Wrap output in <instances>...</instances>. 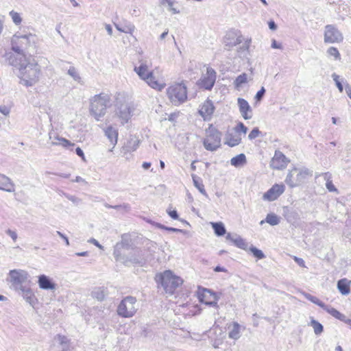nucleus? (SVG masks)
I'll use <instances>...</instances> for the list:
<instances>
[{"label":"nucleus","instance_id":"33","mask_svg":"<svg viewBox=\"0 0 351 351\" xmlns=\"http://www.w3.org/2000/svg\"><path fill=\"white\" fill-rule=\"evenodd\" d=\"M211 226L217 236H223L226 234V228L221 222H212Z\"/></svg>","mask_w":351,"mask_h":351},{"label":"nucleus","instance_id":"29","mask_svg":"<svg viewBox=\"0 0 351 351\" xmlns=\"http://www.w3.org/2000/svg\"><path fill=\"white\" fill-rule=\"evenodd\" d=\"M280 218L277 215L274 213H269L267 215L265 220H262L260 222V224L262 225L265 222L270 224L271 226H276L280 223Z\"/></svg>","mask_w":351,"mask_h":351},{"label":"nucleus","instance_id":"38","mask_svg":"<svg viewBox=\"0 0 351 351\" xmlns=\"http://www.w3.org/2000/svg\"><path fill=\"white\" fill-rule=\"evenodd\" d=\"M311 326L313 327L314 332L316 335H320L323 332V326L313 319L311 321Z\"/></svg>","mask_w":351,"mask_h":351},{"label":"nucleus","instance_id":"11","mask_svg":"<svg viewBox=\"0 0 351 351\" xmlns=\"http://www.w3.org/2000/svg\"><path fill=\"white\" fill-rule=\"evenodd\" d=\"M138 309L136 299L132 296L124 298L117 307V314L123 317H132Z\"/></svg>","mask_w":351,"mask_h":351},{"label":"nucleus","instance_id":"2","mask_svg":"<svg viewBox=\"0 0 351 351\" xmlns=\"http://www.w3.org/2000/svg\"><path fill=\"white\" fill-rule=\"evenodd\" d=\"M38 41V36L34 34H15L11 40L12 49L21 55L22 59H25L27 53L34 52L36 50Z\"/></svg>","mask_w":351,"mask_h":351},{"label":"nucleus","instance_id":"37","mask_svg":"<svg viewBox=\"0 0 351 351\" xmlns=\"http://www.w3.org/2000/svg\"><path fill=\"white\" fill-rule=\"evenodd\" d=\"M324 180H326V189L330 192H338L337 189L334 186L332 180H330V176L328 173H326L324 174Z\"/></svg>","mask_w":351,"mask_h":351},{"label":"nucleus","instance_id":"31","mask_svg":"<svg viewBox=\"0 0 351 351\" xmlns=\"http://www.w3.org/2000/svg\"><path fill=\"white\" fill-rule=\"evenodd\" d=\"M248 77L247 75L245 73L239 75L237 77L235 80L233 82V84L237 89H239L242 87L243 84L247 83Z\"/></svg>","mask_w":351,"mask_h":351},{"label":"nucleus","instance_id":"9","mask_svg":"<svg viewBox=\"0 0 351 351\" xmlns=\"http://www.w3.org/2000/svg\"><path fill=\"white\" fill-rule=\"evenodd\" d=\"M221 133L213 125L205 131V138L203 141L204 148L210 152L216 151L221 147Z\"/></svg>","mask_w":351,"mask_h":351},{"label":"nucleus","instance_id":"12","mask_svg":"<svg viewBox=\"0 0 351 351\" xmlns=\"http://www.w3.org/2000/svg\"><path fill=\"white\" fill-rule=\"evenodd\" d=\"M342 34L334 25L325 27L324 42L329 43H340L343 40Z\"/></svg>","mask_w":351,"mask_h":351},{"label":"nucleus","instance_id":"28","mask_svg":"<svg viewBox=\"0 0 351 351\" xmlns=\"http://www.w3.org/2000/svg\"><path fill=\"white\" fill-rule=\"evenodd\" d=\"M350 280L343 278L337 282V289L342 295H348L350 292Z\"/></svg>","mask_w":351,"mask_h":351},{"label":"nucleus","instance_id":"48","mask_svg":"<svg viewBox=\"0 0 351 351\" xmlns=\"http://www.w3.org/2000/svg\"><path fill=\"white\" fill-rule=\"evenodd\" d=\"M332 77L334 82H335V84H336L337 88L339 89V90L341 93H342L343 88V85L341 84V82L339 80V76L336 73H333L332 75Z\"/></svg>","mask_w":351,"mask_h":351},{"label":"nucleus","instance_id":"22","mask_svg":"<svg viewBox=\"0 0 351 351\" xmlns=\"http://www.w3.org/2000/svg\"><path fill=\"white\" fill-rule=\"evenodd\" d=\"M242 36L235 32H228L224 38L225 45L229 48L237 46V45L242 43Z\"/></svg>","mask_w":351,"mask_h":351},{"label":"nucleus","instance_id":"43","mask_svg":"<svg viewBox=\"0 0 351 351\" xmlns=\"http://www.w3.org/2000/svg\"><path fill=\"white\" fill-rule=\"evenodd\" d=\"M249 250L253 254V255L258 259H263L265 258V254L263 252L256 247L252 246Z\"/></svg>","mask_w":351,"mask_h":351},{"label":"nucleus","instance_id":"57","mask_svg":"<svg viewBox=\"0 0 351 351\" xmlns=\"http://www.w3.org/2000/svg\"><path fill=\"white\" fill-rule=\"evenodd\" d=\"M57 234H58L60 237H61L62 239H64V241H65V243H66V245L67 246H69V244H70V243H69V239H68V238H67L65 235H64L62 232H59V231H57Z\"/></svg>","mask_w":351,"mask_h":351},{"label":"nucleus","instance_id":"46","mask_svg":"<svg viewBox=\"0 0 351 351\" xmlns=\"http://www.w3.org/2000/svg\"><path fill=\"white\" fill-rule=\"evenodd\" d=\"M116 28L119 32H124V33H129L130 34H132L135 29V27L133 25H129L126 26L125 27H123V28L120 27L119 25H116Z\"/></svg>","mask_w":351,"mask_h":351},{"label":"nucleus","instance_id":"41","mask_svg":"<svg viewBox=\"0 0 351 351\" xmlns=\"http://www.w3.org/2000/svg\"><path fill=\"white\" fill-rule=\"evenodd\" d=\"M235 132L238 134H243L245 135L247 132V128L241 122L237 123V125L232 129Z\"/></svg>","mask_w":351,"mask_h":351},{"label":"nucleus","instance_id":"4","mask_svg":"<svg viewBox=\"0 0 351 351\" xmlns=\"http://www.w3.org/2000/svg\"><path fill=\"white\" fill-rule=\"evenodd\" d=\"M115 116L121 125L128 123L134 114L135 108L124 93H118L115 97Z\"/></svg>","mask_w":351,"mask_h":351},{"label":"nucleus","instance_id":"45","mask_svg":"<svg viewBox=\"0 0 351 351\" xmlns=\"http://www.w3.org/2000/svg\"><path fill=\"white\" fill-rule=\"evenodd\" d=\"M106 208H112L118 210H122L125 212H128L130 210V206L128 204H124L123 205H117V206H110L109 204H106Z\"/></svg>","mask_w":351,"mask_h":351},{"label":"nucleus","instance_id":"56","mask_svg":"<svg viewBox=\"0 0 351 351\" xmlns=\"http://www.w3.org/2000/svg\"><path fill=\"white\" fill-rule=\"evenodd\" d=\"M238 234H231V233H228L226 234V240H229L231 242H234V239H235V237L237 236Z\"/></svg>","mask_w":351,"mask_h":351},{"label":"nucleus","instance_id":"20","mask_svg":"<svg viewBox=\"0 0 351 351\" xmlns=\"http://www.w3.org/2000/svg\"><path fill=\"white\" fill-rule=\"evenodd\" d=\"M219 298L216 293L210 289H204L200 296V301L208 306H217Z\"/></svg>","mask_w":351,"mask_h":351},{"label":"nucleus","instance_id":"49","mask_svg":"<svg viewBox=\"0 0 351 351\" xmlns=\"http://www.w3.org/2000/svg\"><path fill=\"white\" fill-rule=\"evenodd\" d=\"M260 133L261 132H260L259 130L257 128H255L249 134L248 138L250 140H253V139L256 138V137H258L259 136Z\"/></svg>","mask_w":351,"mask_h":351},{"label":"nucleus","instance_id":"44","mask_svg":"<svg viewBox=\"0 0 351 351\" xmlns=\"http://www.w3.org/2000/svg\"><path fill=\"white\" fill-rule=\"evenodd\" d=\"M193 183H194V185L195 186V187L199 190V191L203 194V195H206V191L204 189V186L203 185V184L200 183L199 181H198V179L197 177L195 176H193Z\"/></svg>","mask_w":351,"mask_h":351},{"label":"nucleus","instance_id":"5","mask_svg":"<svg viewBox=\"0 0 351 351\" xmlns=\"http://www.w3.org/2000/svg\"><path fill=\"white\" fill-rule=\"evenodd\" d=\"M110 101V97L106 93L95 95L90 99L89 112L97 121L106 114Z\"/></svg>","mask_w":351,"mask_h":351},{"label":"nucleus","instance_id":"7","mask_svg":"<svg viewBox=\"0 0 351 351\" xmlns=\"http://www.w3.org/2000/svg\"><path fill=\"white\" fill-rule=\"evenodd\" d=\"M29 278V274L26 270L14 269L10 270L6 278V282L10 288L16 291L22 287L30 285L31 280Z\"/></svg>","mask_w":351,"mask_h":351},{"label":"nucleus","instance_id":"8","mask_svg":"<svg viewBox=\"0 0 351 351\" xmlns=\"http://www.w3.org/2000/svg\"><path fill=\"white\" fill-rule=\"evenodd\" d=\"M311 176L312 171L306 168L294 167L289 171L285 182L289 187L294 188L303 184Z\"/></svg>","mask_w":351,"mask_h":351},{"label":"nucleus","instance_id":"61","mask_svg":"<svg viewBox=\"0 0 351 351\" xmlns=\"http://www.w3.org/2000/svg\"><path fill=\"white\" fill-rule=\"evenodd\" d=\"M4 17L0 15V34H1L3 29Z\"/></svg>","mask_w":351,"mask_h":351},{"label":"nucleus","instance_id":"24","mask_svg":"<svg viewBox=\"0 0 351 351\" xmlns=\"http://www.w3.org/2000/svg\"><path fill=\"white\" fill-rule=\"evenodd\" d=\"M241 134L235 132L233 130L226 133L224 143L230 147H235L241 143Z\"/></svg>","mask_w":351,"mask_h":351},{"label":"nucleus","instance_id":"19","mask_svg":"<svg viewBox=\"0 0 351 351\" xmlns=\"http://www.w3.org/2000/svg\"><path fill=\"white\" fill-rule=\"evenodd\" d=\"M49 138L52 145H60L63 147L70 149L71 147H73L75 145L70 141L59 136L54 132H50L49 133Z\"/></svg>","mask_w":351,"mask_h":351},{"label":"nucleus","instance_id":"14","mask_svg":"<svg viewBox=\"0 0 351 351\" xmlns=\"http://www.w3.org/2000/svg\"><path fill=\"white\" fill-rule=\"evenodd\" d=\"M16 292H17L31 306L34 307L37 303L36 295L29 285L22 287L16 291Z\"/></svg>","mask_w":351,"mask_h":351},{"label":"nucleus","instance_id":"27","mask_svg":"<svg viewBox=\"0 0 351 351\" xmlns=\"http://www.w3.org/2000/svg\"><path fill=\"white\" fill-rule=\"evenodd\" d=\"M104 132H105V135L107 136V138L109 139V141L112 143V148H114L115 145L117 143V138H118L117 130L114 128L112 126H108L104 130Z\"/></svg>","mask_w":351,"mask_h":351},{"label":"nucleus","instance_id":"13","mask_svg":"<svg viewBox=\"0 0 351 351\" xmlns=\"http://www.w3.org/2000/svg\"><path fill=\"white\" fill-rule=\"evenodd\" d=\"M285 191V186L282 184H274L267 192L263 195L264 201L272 202L277 199Z\"/></svg>","mask_w":351,"mask_h":351},{"label":"nucleus","instance_id":"47","mask_svg":"<svg viewBox=\"0 0 351 351\" xmlns=\"http://www.w3.org/2000/svg\"><path fill=\"white\" fill-rule=\"evenodd\" d=\"M327 53L329 56H333L335 60H339L340 58V53L335 47H331L328 48Z\"/></svg>","mask_w":351,"mask_h":351},{"label":"nucleus","instance_id":"55","mask_svg":"<svg viewBox=\"0 0 351 351\" xmlns=\"http://www.w3.org/2000/svg\"><path fill=\"white\" fill-rule=\"evenodd\" d=\"M169 215L173 219H178V215L176 210H168Z\"/></svg>","mask_w":351,"mask_h":351},{"label":"nucleus","instance_id":"63","mask_svg":"<svg viewBox=\"0 0 351 351\" xmlns=\"http://www.w3.org/2000/svg\"><path fill=\"white\" fill-rule=\"evenodd\" d=\"M346 91L348 96L351 99V86L349 85H347L346 86Z\"/></svg>","mask_w":351,"mask_h":351},{"label":"nucleus","instance_id":"21","mask_svg":"<svg viewBox=\"0 0 351 351\" xmlns=\"http://www.w3.org/2000/svg\"><path fill=\"white\" fill-rule=\"evenodd\" d=\"M38 284L40 289L48 291H54L56 289V285L53 280L48 276L41 274L38 277Z\"/></svg>","mask_w":351,"mask_h":351},{"label":"nucleus","instance_id":"59","mask_svg":"<svg viewBox=\"0 0 351 351\" xmlns=\"http://www.w3.org/2000/svg\"><path fill=\"white\" fill-rule=\"evenodd\" d=\"M294 260L300 266L302 267H304V261H303V259L302 258H298V257H295L294 258Z\"/></svg>","mask_w":351,"mask_h":351},{"label":"nucleus","instance_id":"53","mask_svg":"<svg viewBox=\"0 0 351 351\" xmlns=\"http://www.w3.org/2000/svg\"><path fill=\"white\" fill-rule=\"evenodd\" d=\"M6 233L8 235H9L14 241H16V239H17V234L16 232L13 231V230H8L6 231Z\"/></svg>","mask_w":351,"mask_h":351},{"label":"nucleus","instance_id":"34","mask_svg":"<svg viewBox=\"0 0 351 351\" xmlns=\"http://www.w3.org/2000/svg\"><path fill=\"white\" fill-rule=\"evenodd\" d=\"M323 309H324L330 315H331L332 317H335L336 319H339L340 321L343 320L345 315L341 313L339 311H338L335 308H332L331 306L325 305V307H324Z\"/></svg>","mask_w":351,"mask_h":351},{"label":"nucleus","instance_id":"18","mask_svg":"<svg viewBox=\"0 0 351 351\" xmlns=\"http://www.w3.org/2000/svg\"><path fill=\"white\" fill-rule=\"evenodd\" d=\"M141 143L140 139L136 136H130L127 142L121 148V153L125 156L130 152H133L137 149Z\"/></svg>","mask_w":351,"mask_h":351},{"label":"nucleus","instance_id":"39","mask_svg":"<svg viewBox=\"0 0 351 351\" xmlns=\"http://www.w3.org/2000/svg\"><path fill=\"white\" fill-rule=\"evenodd\" d=\"M304 295L307 300H308L311 302L318 305L321 308H324V307H325L326 304L324 302H322V301H320L317 298H316L313 295H311L308 293H304Z\"/></svg>","mask_w":351,"mask_h":351},{"label":"nucleus","instance_id":"42","mask_svg":"<svg viewBox=\"0 0 351 351\" xmlns=\"http://www.w3.org/2000/svg\"><path fill=\"white\" fill-rule=\"evenodd\" d=\"M92 295L93 298L97 299L98 300H103L105 298L104 292L101 288L95 289L93 291Z\"/></svg>","mask_w":351,"mask_h":351},{"label":"nucleus","instance_id":"26","mask_svg":"<svg viewBox=\"0 0 351 351\" xmlns=\"http://www.w3.org/2000/svg\"><path fill=\"white\" fill-rule=\"evenodd\" d=\"M0 190L9 193L14 191V184L8 176L0 173Z\"/></svg>","mask_w":351,"mask_h":351},{"label":"nucleus","instance_id":"52","mask_svg":"<svg viewBox=\"0 0 351 351\" xmlns=\"http://www.w3.org/2000/svg\"><path fill=\"white\" fill-rule=\"evenodd\" d=\"M88 242L90 243L93 244L94 245H95L96 247H97L100 250H103L104 249V247L101 245H100L99 243L95 239H94V238H90V239L88 240Z\"/></svg>","mask_w":351,"mask_h":351},{"label":"nucleus","instance_id":"17","mask_svg":"<svg viewBox=\"0 0 351 351\" xmlns=\"http://www.w3.org/2000/svg\"><path fill=\"white\" fill-rule=\"evenodd\" d=\"M215 111V106L211 100H206L201 106L199 113L203 117L204 121H209Z\"/></svg>","mask_w":351,"mask_h":351},{"label":"nucleus","instance_id":"64","mask_svg":"<svg viewBox=\"0 0 351 351\" xmlns=\"http://www.w3.org/2000/svg\"><path fill=\"white\" fill-rule=\"evenodd\" d=\"M215 271L216 272H219V271H226V269L224 268V267H221L220 266H217L215 269H214Z\"/></svg>","mask_w":351,"mask_h":351},{"label":"nucleus","instance_id":"1","mask_svg":"<svg viewBox=\"0 0 351 351\" xmlns=\"http://www.w3.org/2000/svg\"><path fill=\"white\" fill-rule=\"evenodd\" d=\"M10 62L19 70L18 76L22 85L27 87L32 86L39 81L40 66L35 61L27 62L26 58H11Z\"/></svg>","mask_w":351,"mask_h":351},{"label":"nucleus","instance_id":"51","mask_svg":"<svg viewBox=\"0 0 351 351\" xmlns=\"http://www.w3.org/2000/svg\"><path fill=\"white\" fill-rule=\"evenodd\" d=\"M0 112L5 116H8L10 113V108L5 105H0Z\"/></svg>","mask_w":351,"mask_h":351},{"label":"nucleus","instance_id":"32","mask_svg":"<svg viewBox=\"0 0 351 351\" xmlns=\"http://www.w3.org/2000/svg\"><path fill=\"white\" fill-rule=\"evenodd\" d=\"M251 42V38H247L242 44V45L240 47L239 50H238V53L240 57H247V53L248 52Z\"/></svg>","mask_w":351,"mask_h":351},{"label":"nucleus","instance_id":"54","mask_svg":"<svg viewBox=\"0 0 351 351\" xmlns=\"http://www.w3.org/2000/svg\"><path fill=\"white\" fill-rule=\"evenodd\" d=\"M75 153L77 156H79L80 157L82 158V159L85 161L86 159H85V156H84V152L82 151V149L80 148V147H77L75 149Z\"/></svg>","mask_w":351,"mask_h":351},{"label":"nucleus","instance_id":"3","mask_svg":"<svg viewBox=\"0 0 351 351\" xmlns=\"http://www.w3.org/2000/svg\"><path fill=\"white\" fill-rule=\"evenodd\" d=\"M150 65L146 60L139 61V65L135 66L134 72L139 78L143 80L149 87L157 90L161 91L166 86V83L163 77L156 75L154 71L150 69Z\"/></svg>","mask_w":351,"mask_h":351},{"label":"nucleus","instance_id":"16","mask_svg":"<svg viewBox=\"0 0 351 351\" xmlns=\"http://www.w3.org/2000/svg\"><path fill=\"white\" fill-rule=\"evenodd\" d=\"M216 80V73L212 68L208 67L206 73L201 78L200 85L205 89L210 90L213 88Z\"/></svg>","mask_w":351,"mask_h":351},{"label":"nucleus","instance_id":"23","mask_svg":"<svg viewBox=\"0 0 351 351\" xmlns=\"http://www.w3.org/2000/svg\"><path fill=\"white\" fill-rule=\"evenodd\" d=\"M237 104L242 117L245 120L250 119L252 117V112L248 102L243 98H238Z\"/></svg>","mask_w":351,"mask_h":351},{"label":"nucleus","instance_id":"25","mask_svg":"<svg viewBox=\"0 0 351 351\" xmlns=\"http://www.w3.org/2000/svg\"><path fill=\"white\" fill-rule=\"evenodd\" d=\"M228 337L230 339L237 340L241 337V326L239 323L236 322H232L228 326Z\"/></svg>","mask_w":351,"mask_h":351},{"label":"nucleus","instance_id":"36","mask_svg":"<svg viewBox=\"0 0 351 351\" xmlns=\"http://www.w3.org/2000/svg\"><path fill=\"white\" fill-rule=\"evenodd\" d=\"M233 243L237 247H238L239 248H241V249L244 250H247V247H248L247 243L245 242V241L243 239H242L239 235H237L235 237V239H234Z\"/></svg>","mask_w":351,"mask_h":351},{"label":"nucleus","instance_id":"10","mask_svg":"<svg viewBox=\"0 0 351 351\" xmlns=\"http://www.w3.org/2000/svg\"><path fill=\"white\" fill-rule=\"evenodd\" d=\"M167 95L173 105L178 106L187 99L186 87L183 84H174L167 88Z\"/></svg>","mask_w":351,"mask_h":351},{"label":"nucleus","instance_id":"6","mask_svg":"<svg viewBox=\"0 0 351 351\" xmlns=\"http://www.w3.org/2000/svg\"><path fill=\"white\" fill-rule=\"evenodd\" d=\"M156 281L160 282L166 293L173 294L184 280L171 270H165L156 276Z\"/></svg>","mask_w":351,"mask_h":351},{"label":"nucleus","instance_id":"50","mask_svg":"<svg viewBox=\"0 0 351 351\" xmlns=\"http://www.w3.org/2000/svg\"><path fill=\"white\" fill-rule=\"evenodd\" d=\"M265 93V88H264L263 86H262V87H261V90H259L256 93V95H255V99H256L257 101H261V100L263 99V96H264Z\"/></svg>","mask_w":351,"mask_h":351},{"label":"nucleus","instance_id":"30","mask_svg":"<svg viewBox=\"0 0 351 351\" xmlns=\"http://www.w3.org/2000/svg\"><path fill=\"white\" fill-rule=\"evenodd\" d=\"M246 163V157L244 154H240L230 160V164L236 167L243 166Z\"/></svg>","mask_w":351,"mask_h":351},{"label":"nucleus","instance_id":"40","mask_svg":"<svg viewBox=\"0 0 351 351\" xmlns=\"http://www.w3.org/2000/svg\"><path fill=\"white\" fill-rule=\"evenodd\" d=\"M9 14L11 16L12 21L15 25H18L21 24V23L22 22V18L19 13L14 10H12L10 12Z\"/></svg>","mask_w":351,"mask_h":351},{"label":"nucleus","instance_id":"60","mask_svg":"<svg viewBox=\"0 0 351 351\" xmlns=\"http://www.w3.org/2000/svg\"><path fill=\"white\" fill-rule=\"evenodd\" d=\"M269 27L271 30H276V28H277V26H276V25L274 21H271L269 22Z\"/></svg>","mask_w":351,"mask_h":351},{"label":"nucleus","instance_id":"15","mask_svg":"<svg viewBox=\"0 0 351 351\" xmlns=\"http://www.w3.org/2000/svg\"><path fill=\"white\" fill-rule=\"evenodd\" d=\"M289 160L286 156L279 151H276L271 160L270 167L274 169H282L286 168Z\"/></svg>","mask_w":351,"mask_h":351},{"label":"nucleus","instance_id":"35","mask_svg":"<svg viewBox=\"0 0 351 351\" xmlns=\"http://www.w3.org/2000/svg\"><path fill=\"white\" fill-rule=\"evenodd\" d=\"M67 74L71 76L73 80L78 83H82V77L78 71L73 66H70L67 71Z\"/></svg>","mask_w":351,"mask_h":351},{"label":"nucleus","instance_id":"62","mask_svg":"<svg viewBox=\"0 0 351 351\" xmlns=\"http://www.w3.org/2000/svg\"><path fill=\"white\" fill-rule=\"evenodd\" d=\"M105 28H106L108 34L110 36H111L112 34V27L110 25L107 24V25H106Z\"/></svg>","mask_w":351,"mask_h":351},{"label":"nucleus","instance_id":"58","mask_svg":"<svg viewBox=\"0 0 351 351\" xmlns=\"http://www.w3.org/2000/svg\"><path fill=\"white\" fill-rule=\"evenodd\" d=\"M271 47L274 49H280L282 48V45L280 43H278L276 40H272Z\"/></svg>","mask_w":351,"mask_h":351}]
</instances>
